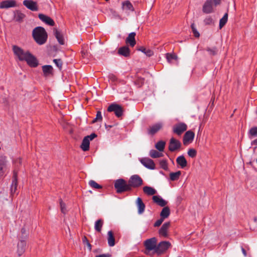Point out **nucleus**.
<instances>
[{
	"label": "nucleus",
	"mask_w": 257,
	"mask_h": 257,
	"mask_svg": "<svg viewBox=\"0 0 257 257\" xmlns=\"http://www.w3.org/2000/svg\"><path fill=\"white\" fill-rule=\"evenodd\" d=\"M32 36L36 42L40 45L45 44L48 38L45 29L41 26L37 27L33 30Z\"/></svg>",
	"instance_id": "f257e3e1"
},
{
	"label": "nucleus",
	"mask_w": 257,
	"mask_h": 257,
	"mask_svg": "<svg viewBox=\"0 0 257 257\" xmlns=\"http://www.w3.org/2000/svg\"><path fill=\"white\" fill-rule=\"evenodd\" d=\"M113 184L116 192L118 194L131 192L127 181L124 179L120 178L116 179L114 181Z\"/></svg>",
	"instance_id": "f03ea898"
},
{
	"label": "nucleus",
	"mask_w": 257,
	"mask_h": 257,
	"mask_svg": "<svg viewBox=\"0 0 257 257\" xmlns=\"http://www.w3.org/2000/svg\"><path fill=\"white\" fill-rule=\"evenodd\" d=\"M143 179L137 174L132 175L127 181L131 192L134 189L140 188L143 185Z\"/></svg>",
	"instance_id": "7ed1b4c3"
},
{
	"label": "nucleus",
	"mask_w": 257,
	"mask_h": 257,
	"mask_svg": "<svg viewBox=\"0 0 257 257\" xmlns=\"http://www.w3.org/2000/svg\"><path fill=\"white\" fill-rule=\"evenodd\" d=\"M222 0H206L202 7V12L206 14L214 12L213 7H217L221 4Z\"/></svg>",
	"instance_id": "20e7f679"
},
{
	"label": "nucleus",
	"mask_w": 257,
	"mask_h": 257,
	"mask_svg": "<svg viewBox=\"0 0 257 257\" xmlns=\"http://www.w3.org/2000/svg\"><path fill=\"white\" fill-rule=\"evenodd\" d=\"M157 239L154 237L146 240L144 241V246L146 250L144 253L147 255H150V251L153 250V253H156L157 245Z\"/></svg>",
	"instance_id": "39448f33"
},
{
	"label": "nucleus",
	"mask_w": 257,
	"mask_h": 257,
	"mask_svg": "<svg viewBox=\"0 0 257 257\" xmlns=\"http://www.w3.org/2000/svg\"><path fill=\"white\" fill-rule=\"evenodd\" d=\"M12 49L15 55L17 56L21 61H25L30 53L29 51L25 52L23 49L17 45H13Z\"/></svg>",
	"instance_id": "423d86ee"
},
{
	"label": "nucleus",
	"mask_w": 257,
	"mask_h": 257,
	"mask_svg": "<svg viewBox=\"0 0 257 257\" xmlns=\"http://www.w3.org/2000/svg\"><path fill=\"white\" fill-rule=\"evenodd\" d=\"M107 110L108 112H114L115 116L118 118L121 117L124 111L122 107L115 103H113L109 105L107 107Z\"/></svg>",
	"instance_id": "0eeeda50"
},
{
	"label": "nucleus",
	"mask_w": 257,
	"mask_h": 257,
	"mask_svg": "<svg viewBox=\"0 0 257 257\" xmlns=\"http://www.w3.org/2000/svg\"><path fill=\"white\" fill-rule=\"evenodd\" d=\"M171 246V243L169 241H162L157 244L155 253L159 255H161Z\"/></svg>",
	"instance_id": "6e6552de"
},
{
	"label": "nucleus",
	"mask_w": 257,
	"mask_h": 257,
	"mask_svg": "<svg viewBox=\"0 0 257 257\" xmlns=\"http://www.w3.org/2000/svg\"><path fill=\"white\" fill-rule=\"evenodd\" d=\"M181 146L182 144L179 140L175 139L174 138H172L170 140L168 149L170 152H174L176 151L179 150L181 149Z\"/></svg>",
	"instance_id": "1a4fd4ad"
},
{
	"label": "nucleus",
	"mask_w": 257,
	"mask_h": 257,
	"mask_svg": "<svg viewBox=\"0 0 257 257\" xmlns=\"http://www.w3.org/2000/svg\"><path fill=\"white\" fill-rule=\"evenodd\" d=\"M163 127V123L161 122H157L150 126L147 128V134L148 135L153 136Z\"/></svg>",
	"instance_id": "9d476101"
},
{
	"label": "nucleus",
	"mask_w": 257,
	"mask_h": 257,
	"mask_svg": "<svg viewBox=\"0 0 257 257\" xmlns=\"http://www.w3.org/2000/svg\"><path fill=\"white\" fill-rule=\"evenodd\" d=\"M187 129V125L184 122H180L173 126V131L178 136H180Z\"/></svg>",
	"instance_id": "9b49d317"
},
{
	"label": "nucleus",
	"mask_w": 257,
	"mask_h": 257,
	"mask_svg": "<svg viewBox=\"0 0 257 257\" xmlns=\"http://www.w3.org/2000/svg\"><path fill=\"white\" fill-rule=\"evenodd\" d=\"M27 242L25 239H20L17 244V253L18 256H21L26 251Z\"/></svg>",
	"instance_id": "f8f14e48"
},
{
	"label": "nucleus",
	"mask_w": 257,
	"mask_h": 257,
	"mask_svg": "<svg viewBox=\"0 0 257 257\" xmlns=\"http://www.w3.org/2000/svg\"><path fill=\"white\" fill-rule=\"evenodd\" d=\"M195 134L192 131H188L184 134L183 138V143L185 146L188 145L192 142L194 140Z\"/></svg>",
	"instance_id": "ddd939ff"
},
{
	"label": "nucleus",
	"mask_w": 257,
	"mask_h": 257,
	"mask_svg": "<svg viewBox=\"0 0 257 257\" xmlns=\"http://www.w3.org/2000/svg\"><path fill=\"white\" fill-rule=\"evenodd\" d=\"M25 61L29 66L33 68L37 67L39 64L38 61L36 57L32 54L30 52L27 56Z\"/></svg>",
	"instance_id": "4468645a"
},
{
	"label": "nucleus",
	"mask_w": 257,
	"mask_h": 257,
	"mask_svg": "<svg viewBox=\"0 0 257 257\" xmlns=\"http://www.w3.org/2000/svg\"><path fill=\"white\" fill-rule=\"evenodd\" d=\"M170 226L171 223L170 221L165 222L159 230L158 233L159 235L164 237H168L169 236L168 231Z\"/></svg>",
	"instance_id": "2eb2a0df"
},
{
	"label": "nucleus",
	"mask_w": 257,
	"mask_h": 257,
	"mask_svg": "<svg viewBox=\"0 0 257 257\" xmlns=\"http://www.w3.org/2000/svg\"><path fill=\"white\" fill-rule=\"evenodd\" d=\"M7 157L5 156L0 157V179L4 177L5 172L7 170Z\"/></svg>",
	"instance_id": "dca6fc26"
},
{
	"label": "nucleus",
	"mask_w": 257,
	"mask_h": 257,
	"mask_svg": "<svg viewBox=\"0 0 257 257\" xmlns=\"http://www.w3.org/2000/svg\"><path fill=\"white\" fill-rule=\"evenodd\" d=\"M140 162L146 168L149 169L154 170L155 169V164L154 161L150 158H142Z\"/></svg>",
	"instance_id": "f3484780"
},
{
	"label": "nucleus",
	"mask_w": 257,
	"mask_h": 257,
	"mask_svg": "<svg viewBox=\"0 0 257 257\" xmlns=\"http://www.w3.org/2000/svg\"><path fill=\"white\" fill-rule=\"evenodd\" d=\"M23 4L27 9L32 11H38V7L36 2L32 0H25Z\"/></svg>",
	"instance_id": "a211bd4d"
},
{
	"label": "nucleus",
	"mask_w": 257,
	"mask_h": 257,
	"mask_svg": "<svg viewBox=\"0 0 257 257\" xmlns=\"http://www.w3.org/2000/svg\"><path fill=\"white\" fill-rule=\"evenodd\" d=\"M117 54L125 58H129L131 56V50L127 46L120 47L117 50Z\"/></svg>",
	"instance_id": "6ab92c4d"
},
{
	"label": "nucleus",
	"mask_w": 257,
	"mask_h": 257,
	"mask_svg": "<svg viewBox=\"0 0 257 257\" xmlns=\"http://www.w3.org/2000/svg\"><path fill=\"white\" fill-rule=\"evenodd\" d=\"M43 76L45 77L53 76L54 75L53 68L50 65H46L42 67Z\"/></svg>",
	"instance_id": "aec40b11"
},
{
	"label": "nucleus",
	"mask_w": 257,
	"mask_h": 257,
	"mask_svg": "<svg viewBox=\"0 0 257 257\" xmlns=\"http://www.w3.org/2000/svg\"><path fill=\"white\" fill-rule=\"evenodd\" d=\"M16 6V2L14 0H6L0 3L1 9H8Z\"/></svg>",
	"instance_id": "412c9836"
},
{
	"label": "nucleus",
	"mask_w": 257,
	"mask_h": 257,
	"mask_svg": "<svg viewBox=\"0 0 257 257\" xmlns=\"http://www.w3.org/2000/svg\"><path fill=\"white\" fill-rule=\"evenodd\" d=\"M38 17L42 22L45 23L46 24L49 26H53L55 25L54 21L50 17H48L43 14H39Z\"/></svg>",
	"instance_id": "4be33fe9"
},
{
	"label": "nucleus",
	"mask_w": 257,
	"mask_h": 257,
	"mask_svg": "<svg viewBox=\"0 0 257 257\" xmlns=\"http://www.w3.org/2000/svg\"><path fill=\"white\" fill-rule=\"evenodd\" d=\"M136 34L135 32H132L129 34L128 37L125 39V43L127 44H129L132 47H133L136 44V41L135 40V36Z\"/></svg>",
	"instance_id": "5701e85b"
},
{
	"label": "nucleus",
	"mask_w": 257,
	"mask_h": 257,
	"mask_svg": "<svg viewBox=\"0 0 257 257\" xmlns=\"http://www.w3.org/2000/svg\"><path fill=\"white\" fill-rule=\"evenodd\" d=\"M152 199L154 203L161 207L165 206L168 203L167 201L163 199L161 196L159 195L153 196Z\"/></svg>",
	"instance_id": "b1692460"
},
{
	"label": "nucleus",
	"mask_w": 257,
	"mask_h": 257,
	"mask_svg": "<svg viewBox=\"0 0 257 257\" xmlns=\"http://www.w3.org/2000/svg\"><path fill=\"white\" fill-rule=\"evenodd\" d=\"M176 163L182 169H184L187 166V161L183 155L180 156L177 158Z\"/></svg>",
	"instance_id": "393cba45"
},
{
	"label": "nucleus",
	"mask_w": 257,
	"mask_h": 257,
	"mask_svg": "<svg viewBox=\"0 0 257 257\" xmlns=\"http://www.w3.org/2000/svg\"><path fill=\"white\" fill-rule=\"evenodd\" d=\"M136 204L138 208V213H143L145 211L146 206L144 203L143 202L142 199L140 197H138L137 199Z\"/></svg>",
	"instance_id": "a878e982"
},
{
	"label": "nucleus",
	"mask_w": 257,
	"mask_h": 257,
	"mask_svg": "<svg viewBox=\"0 0 257 257\" xmlns=\"http://www.w3.org/2000/svg\"><path fill=\"white\" fill-rule=\"evenodd\" d=\"M25 17V15L19 10L14 12V18L16 22H22Z\"/></svg>",
	"instance_id": "bb28decb"
},
{
	"label": "nucleus",
	"mask_w": 257,
	"mask_h": 257,
	"mask_svg": "<svg viewBox=\"0 0 257 257\" xmlns=\"http://www.w3.org/2000/svg\"><path fill=\"white\" fill-rule=\"evenodd\" d=\"M54 35L57 39L58 42L60 45H64V39L63 35L61 34L60 32H59L57 29H54Z\"/></svg>",
	"instance_id": "cd10ccee"
},
{
	"label": "nucleus",
	"mask_w": 257,
	"mask_h": 257,
	"mask_svg": "<svg viewBox=\"0 0 257 257\" xmlns=\"http://www.w3.org/2000/svg\"><path fill=\"white\" fill-rule=\"evenodd\" d=\"M122 8L125 11H129L131 12H134L135 11L134 8L130 2V1L127 0L122 3Z\"/></svg>",
	"instance_id": "c85d7f7f"
},
{
	"label": "nucleus",
	"mask_w": 257,
	"mask_h": 257,
	"mask_svg": "<svg viewBox=\"0 0 257 257\" xmlns=\"http://www.w3.org/2000/svg\"><path fill=\"white\" fill-rule=\"evenodd\" d=\"M90 141L89 139H87L85 137L82 140L81 145L80 146L81 149L83 151H88L89 149Z\"/></svg>",
	"instance_id": "c756f323"
},
{
	"label": "nucleus",
	"mask_w": 257,
	"mask_h": 257,
	"mask_svg": "<svg viewBox=\"0 0 257 257\" xmlns=\"http://www.w3.org/2000/svg\"><path fill=\"white\" fill-rule=\"evenodd\" d=\"M170 214V209L168 206H164L160 212V217L165 219L169 217Z\"/></svg>",
	"instance_id": "7c9ffc66"
},
{
	"label": "nucleus",
	"mask_w": 257,
	"mask_h": 257,
	"mask_svg": "<svg viewBox=\"0 0 257 257\" xmlns=\"http://www.w3.org/2000/svg\"><path fill=\"white\" fill-rule=\"evenodd\" d=\"M143 190L144 193L147 195H153L156 193V190L150 186H144Z\"/></svg>",
	"instance_id": "2f4dec72"
},
{
	"label": "nucleus",
	"mask_w": 257,
	"mask_h": 257,
	"mask_svg": "<svg viewBox=\"0 0 257 257\" xmlns=\"http://www.w3.org/2000/svg\"><path fill=\"white\" fill-rule=\"evenodd\" d=\"M108 237V244L110 246H113L115 245V238L113 233L111 230H110L107 233Z\"/></svg>",
	"instance_id": "473e14b6"
},
{
	"label": "nucleus",
	"mask_w": 257,
	"mask_h": 257,
	"mask_svg": "<svg viewBox=\"0 0 257 257\" xmlns=\"http://www.w3.org/2000/svg\"><path fill=\"white\" fill-rule=\"evenodd\" d=\"M247 135L249 139L257 137V126L251 127L248 132Z\"/></svg>",
	"instance_id": "72a5a7b5"
},
{
	"label": "nucleus",
	"mask_w": 257,
	"mask_h": 257,
	"mask_svg": "<svg viewBox=\"0 0 257 257\" xmlns=\"http://www.w3.org/2000/svg\"><path fill=\"white\" fill-rule=\"evenodd\" d=\"M181 175V172L178 171L176 172H171L170 173V179L172 181L178 180Z\"/></svg>",
	"instance_id": "f704fd0d"
},
{
	"label": "nucleus",
	"mask_w": 257,
	"mask_h": 257,
	"mask_svg": "<svg viewBox=\"0 0 257 257\" xmlns=\"http://www.w3.org/2000/svg\"><path fill=\"white\" fill-rule=\"evenodd\" d=\"M166 142L164 141L161 140L158 141L155 144V148L159 151V152H163L165 147Z\"/></svg>",
	"instance_id": "c9c22d12"
},
{
	"label": "nucleus",
	"mask_w": 257,
	"mask_h": 257,
	"mask_svg": "<svg viewBox=\"0 0 257 257\" xmlns=\"http://www.w3.org/2000/svg\"><path fill=\"white\" fill-rule=\"evenodd\" d=\"M103 224V220L101 219H98L95 222L94 228L95 230L100 232L101 231L102 227Z\"/></svg>",
	"instance_id": "e433bc0d"
},
{
	"label": "nucleus",
	"mask_w": 257,
	"mask_h": 257,
	"mask_svg": "<svg viewBox=\"0 0 257 257\" xmlns=\"http://www.w3.org/2000/svg\"><path fill=\"white\" fill-rule=\"evenodd\" d=\"M138 50L141 51L145 53L147 56L150 57L154 55V52L151 49H147L144 47H140L138 49Z\"/></svg>",
	"instance_id": "4c0bfd02"
},
{
	"label": "nucleus",
	"mask_w": 257,
	"mask_h": 257,
	"mask_svg": "<svg viewBox=\"0 0 257 257\" xmlns=\"http://www.w3.org/2000/svg\"><path fill=\"white\" fill-rule=\"evenodd\" d=\"M228 20V13H226L219 21V29H221L226 24Z\"/></svg>",
	"instance_id": "58836bf2"
},
{
	"label": "nucleus",
	"mask_w": 257,
	"mask_h": 257,
	"mask_svg": "<svg viewBox=\"0 0 257 257\" xmlns=\"http://www.w3.org/2000/svg\"><path fill=\"white\" fill-rule=\"evenodd\" d=\"M166 57L169 63H172L173 60L177 59V56L174 53H168L166 54Z\"/></svg>",
	"instance_id": "ea45409f"
},
{
	"label": "nucleus",
	"mask_w": 257,
	"mask_h": 257,
	"mask_svg": "<svg viewBox=\"0 0 257 257\" xmlns=\"http://www.w3.org/2000/svg\"><path fill=\"white\" fill-rule=\"evenodd\" d=\"M88 184L90 187L94 189H99L102 188V186L101 185L98 184L95 181L92 180H91L89 181Z\"/></svg>",
	"instance_id": "a19ab883"
},
{
	"label": "nucleus",
	"mask_w": 257,
	"mask_h": 257,
	"mask_svg": "<svg viewBox=\"0 0 257 257\" xmlns=\"http://www.w3.org/2000/svg\"><path fill=\"white\" fill-rule=\"evenodd\" d=\"M160 167L164 169L165 171H168L169 170L168 165L167 163V161L166 160H162L160 161L159 163Z\"/></svg>",
	"instance_id": "79ce46f5"
},
{
	"label": "nucleus",
	"mask_w": 257,
	"mask_h": 257,
	"mask_svg": "<svg viewBox=\"0 0 257 257\" xmlns=\"http://www.w3.org/2000/svg\"><path fill=\"white\" fill-rule=\"evenodd\" d=\"M206 51L208 52L209 54L211 56L216 55L217 53V49L216 47H213L212 48L207 47Z\"/></svg>",
	"instance_id": "37998d69"
},
{
	"label": "nucleus",
	"mask_w": 257,
	"mask_h": 257,
	"mask_svg": "<svg viewBox=\"0 0 257 257\" xmlns=\"http://www.w3.org/2000/svg\"><path fill=\"white\" fill-rule=\"evenodd\" d=\"M191 28L192 29L194 36L196 38H199L200 36V34L196 28L194 23H192L191 25Z\"/></svg>",
	"instance_id": "c03bdc74"
},
{
	"label": "nucleus",
	"mask_w": 257,
	"mask_h": 257,
	"mask_svg": "<svg viewBox=\"0 0 257 257\" xmlns=\"http://www.w3.org/2000/svg\"><path fill=\"white\" fill-rule=\"evenodd\" d=\"M53 62L58 67L60 70H61L63 65V62L61 59H55L53 60Z\"/></svg>",
	"instance_id": "a18cd8bd"
},
{
	"label": "nucleus",
	"mask_w": 257,
	"mask_h": 257,
	"mask_svg": "<svg viewBox=\"0 0 257 257\" xmlns=\"http://www.w3.org/2000/svg\"><path fill=\"white\" fill-rule=\"evenodd\" d=\"M82 240L83 243L84 244L86 245L87 246L88 248V249L89 250V251H90L91 250V248H92V245L89 243L87 238L85 236H84L82 238Z\"/></svg>",
	"instance_id": "49530a36"
},
{
	"label": "nucleus",
	"mask_w": 257,
	"mask_h": 257,
	"mask_svg": "<svg viewBox=\"0 0 257 257\" xmlns=\"http://www.w3.org/2000/svg\"><path fill=\"white\" fill-rule=\"evenodd\" d=\"M187 154L190 157L194 158L196 157L197 155V152L194 149H189L188 151Z\"/></svg>",
	"instance_id": "de8ad7c7"
},
{
	"label": "nucleus",
	"mask_w": 257,
	"mask_h": 257,
	"mask_svg": "<svg viewBox=\"0 0 257 257\" xmlns=\"http://www.w3.org/2000/svg\"><path fill=\"white\" fill-rule=\"evenodd\" d=\"M203 22L205 25H210L213 23V20L212 17L209 16L204 19Z\"/></svg>",
	"instance_id": "09e8293b"
},
{
	"label": "nucleus",
	"mask_w": 257,
	"mask_h": 257,
	"mask_svg": "<svg viewBox=\"0 0 257 257\" xmlns=\"http://www.w3.org/2000/svg\"><path fill=\"white\" fill-rule=\"evenodd\" d=\"M145 79L142 77H138L136 80L135 83L139 87H141L144 84Z\"/></svg>",
	"instance_id": "8fccbe9b"
},
{
	"label": "nucleus",
	"mask_w": 257,
	"mask_h": 257,
	"mask_svg": "<svg viewBox=\"0 0 257 257\" xmlns=\"http://www.w3.org/2000/svg\"><path fill=\"white\" fill-rule=\"evenodd\" d=\"M17 184L18 183H15L13 184V182H12L11 187V195H14L16 193V191L17 189Z\"/></svg>",
	"instance_id": "3c124183"
},
{
	"label": "nucleus",
	"mask_w": 257,
	"mask_h": 257,
	"mask_svg": "<svg viewBox=\"0 0 257 257\" xmlns=\"http://www.w3.org/2000/svg\"><path fill=\"white\" fill-rule=\"evenodd\" d=\"M158 152L155 150H151L149 152V155L152 158H157Z\"/></svg>",
	"instance_id": "603ef678"
},
{
	"label": "nucleus",
	"mask_w": 257,
	"mask_h": 257,
	"mask_svg": "<svg viewBox=\"0 0 257 257\" xmlns=\"http://www.w3.org/2000/svg\"><path fill=\"white\" fill-rule=\"evenodd\" d=\"M21 233L22 236L21 237V239H25L26 240L28 237V234L26 233V229L24 227H23L21 229Z\"/></svg>",
	"instance_id": "864d4df0"
},
{
	"label": "nucleus",
	"mask_w": 257,
	"mask_h": 257,
	"mask_svg": "<svg viewBox=\"0 0 257 257\" xmlns=\"http://www.w3.org/2000/svg\"><path fill=\"white\" fill-rule=\"evenodd\" d=\"M12 182H13V184L18 183V171L16 170H14L13 171Z\"/></svg>",
	"instance_id": "5fc2aeb1"
},
{
	"label": "nucleus",
	"mask_w": 257,
	"mask_h": 257,
	"mask_svg": "<svg viewBox=\"0 0 257 257\" xmlns=\"http://www.w3.org/2000/svg\"><path fill=\"white\" fill-rule=\"evenodd\" d=\"M164 219L160 217V218L157 220L154 224V227H158L161 225Z\"/></svg>",
	"instance_id": "6e6d98bb"
},
{
	"label": "nucleus",
	"mask_w": 257,
	"mask_h": 257,
	"mask_svg": "<svg viewBox=\"0 0 257 257\" xmlns=\"http://www.w3.org/2000/svg\"><path fill=\"white\" fill-rule=\"evenodd\" d=\"M60 207H61V212L65 214L66 213V208H65V204L64 203H63L61 199L60 201Z\"/></svg>",
	"instance_id": "4d7b16f0"
},
{
	"label": "nucleus",
	"mask_w": 257,
	"mask_h": 257,
	"mask_svg": "<svg viewBox=\"0 0 257 257\" xmlns=\"http://www.w3.org/2000/svg\"><path fill=\"white\" fill-rule=\"evenodd\" d=\"M96 119H97L98 121H102V116L101 114V112L100 111H97L96 115Z\"/></svg>",
	"instance_id": "13d9d810"
},
{
	"label": "nucleus",
	"mask_w": 257,
	"mask_h": 257,
	"mask_svg": "<svg viewBox=\"0 0 257 257\" xmlns=\"http://www.w3.org/2000/svg\"><path fill=\"white\" fill-rule=\"evenodd\" d=\"M108 78L113 82H116L117 80V77L112 74L109 75Z\"/></svg>",
	"instance_id": "bf43d9fd"
},
{
	"label": "nucleus",
	"mask_w": 257,
	"mask_h": 257,
	"mask_svg": "<svg viewBox=\"0 0 257 257\" xmlns=\"http://www.w3.org/2000/svg\"><path fill=\"white\" fill-rule=\"evenodd\" d=\"M85 137L87 138V139H89L90 141L97 137V135L95 133H92L91 135L87 136Z\"/></svg>",
	"instance_id": "052dcab7"
},
{
	"label": "nucleus",
	"mask_w": 257,
	"mask_h": 257,
	"mask_svg": "<svg viewBox=\"0 0 257 257\" xmlns=\"http://www.w3.org/2000/svg\"><path fill=\"white\" fill-rule=\"evenodd\" d=\"M111 254H110L109 253L101 254H99V255H97L95 256V257H111Z\"/></svg>",
	"instance_id": "680f3d73"
},
{
	"label": "nucleus",
	"mask_w": 257,
	"mask_h": 257,
	"mask_svg": "<svg viewBox=\"0 0 257 257\" xmlns=\"http://www.w3.org/2000/svg\"><path fill=\"white\" fill-rule=\"evenodd\" d=\"M115 125H107L106 124V123H105L104 124V126H105V128L106 130L107 131H109V130L113 126H114Z\"/></svg>",
	"instance_id": "e2e57ef3"
},
{
	"label": "nucleus",
	"mask_w": 257,
	"mask_h": 257,
	"mask_svg": "<svg viewBox=\"0 0 257 257\" xmlns=\"http://www.w3.org/2000/svg\"><path fill=\"white\" fill-rule=\"evenodd\" d=\"M241 251H242V252L244 256H246L247 255L246 251L242 246L241 247Z\"/></svg>",
	"instance_id": "0e129e2a"
},
{
	"label": "nucleus",
	"mask_w": 257,
	"mask_h": 257,
	"mask_svg": "<svg viewBox=\"0 0 257 257\" xmlns=\"http://www.w3.org/2000/svg\"><path fill=\"white\" fill-rule=\"evenodd\" d=\"M251 145L257 146V138L251 142Z\"/></svg>",
	"instance_id": "69168bd1"
},
{
	"label": "nucleus",
	"mask_w": 257,
	"mask_h": 257,
	"mask_svg": "<svg viewBox=\"0 0 257 257\" xmlns=\"http://www.w3.org/2000/svg\"><path fill=\"white\" fill-rule=\"evenodd\" d=\"M15 162L17 163H19L20 164H21L22 163V159L19 158H18V159H17L16 161H15Z\"/></svg>",
	"instance_id": "338daca9"
},
{
	"label": "nucleus",
	"mask_w": 257,
	"mask_h": 257,
	"mask_svg": "<svg viewBox=\"0 0 257 257\" xmlns=\"http://www.w3.org/2000/svg\"><path fill=\"white\" fill-rule=\"evenodd\" d=\"M161 152H158L157 158H160V157H162L163 156V154L162 153H161Z\"/></svg>",
	"instance_id": "774afa93"
}]
</instances>
